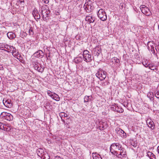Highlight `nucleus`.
Listing matches in <instances>:
<instances>
[{"mask_svg": "<svg viewBox=\"0 0 159 159\" xmlns=\"http://www.w3.org/2000/svg\"><path fill=\"white\" fill-rule=\"evenodd\" d=\"M98 16L100 19L103 21H105L107 19L106 13L102 9H100L98 11Z\"/></svg>", "mask_w": 159, "mask_h": 159, "instance_id": "1", "label": "nucleus"}, {"mask_svg": "<svg viewBox=\"0 0 159 159\" xmlns=\"http://www.w3.org/2000/svg\"><path fill=\"white\" fill-rule=\"evenodd\" d=\"M92 2L89 0V2H86L84 4V8L87 12H90L93 10V7L91 5Z\"/></svg>", "mask_w": 159, "mask_h": 159, "instance_id": "2", "label": "nucleus"}, {"mask_svg": "<svg viewBox=\"0 0 159 159\" xmlns=\"http://www.w3.org/2000/svg\"><path fill=\"white\" fill-rule=\"evenodd\" d=\"M0 116L3 119L11 121L13 119V116L11 114L7 112H2L1 113Z\"/></svg>", "mask_w": 159, "mask_h": 159, "instance_id": "3", "label": "nucleus"}, {"mask_svg": "<svg viewBox=\"0 0 159 159\" xmlns=\"http://www.w3.org/2000/svg\"><path fill=\"white\" fill-rule=\"evenodd\" d=\"M148 47V49L149 50H150L154 54H155V51L154 50V48L155 47V45L153 42L149 41L147 43Z\"/></svg>", "mask_w": 159, "mask_h": 159, "instance_id": "4", "label": "nucleus"}, {"mask_svg": "<svg viewBox=\"0 0 159 159\" xmlns=\"http://www.w3.org/2000/svg\"><path fill=\"white\" fill-rule=\"evenodd\" d=\"M119 108V107L116 104H115V105H112L111 107V110L118 113H121L124 111V110L122 108H120V110H118V109Z\"/></svg>", "mask_w": 159, "mask_h": 159, "instance_id": "5", "label": "nucleus"}, {"mask_svg": "<svg viewBox=\"0 0 159 159\" xmlns=\"http://www.w3.org/2000/svg\"><path fill=\"white\" fill-rule=\"evenodd\" d=\"M116 133L120 134V136L123 138H126L127 137L126 133L121 129L120 128H117L116 129Z\"/></svg>", "mask_w": 159, "mask_h": 159, "instance_id": "6", "label": "nucleus"}, {"mask_svg": "<svg viewBox=\"0 0 159 159\" xmlns=\"http://www.w3.org/2000/svg\"><path fill=\"white\" fill-rule=\"evenodd\" d=\"M101 53V50L100 48L98 47H96L93 49V54L97 57H98L99 55Z\"/></svg>", "mask_w": 159, "mask_h": 159, "instance_id": "7", "label": "nucleus"}, {"mask_svg": "<svg viewBox=\"0 0 159 159\" xmlns=\"http://www.w3.org/2000/svg\"><path fill=\"white\" fill-rule=\"evenodd\" d=\"M34 55L36 57L41 58L44 56V53L42 51L39 50L34 54Z\"/></svg>", "mask_w": 159, "mask_h": 159, "instance_id": "8", "label": "nucleus"}, {"mask_svg": "<svg viewBox=\"0 0 159 159\" xmlns=\"http://www.w3.org/2000/svg\"><path fill=\"white\" fill-rule=\"evenodd\" d=\"M83 58L84 60L87 62H91L93 58L92 57L91 53L83 57Z\"/></svg>", "mask_w": 159, "mask_h": 159, "instance_id": "9", "label": "nucleus"}, {"mask_svg": "<svg viewBox=\"0 0 159 159\" xmlns=\"http://www.w3.org/2000/svg\"><path fill=\"white\" fill-rule=\"evenodd\" d=\"M95 17L92 15H87L85 18V20L87 21L89 23H93L95 20Z\"/></svg>", "mask_w": 159, "mask_h": 159, "instance_id": "10", "label": "nucleus"}, {"mask_svg": "<svg viewBox=\"0 0 159 159\" xmlns=\"http://www.w3.org/2000/svg\"><path fill=\"white\" fill-rule=\"evenodd\" d=\"M120 153L118 154V157L121 158L123 157H125L126 156V152L124 149L122 148L120 149Z\"/></svg>", "mask_w": 159, "mask_h": 159, "instance_id": "11", "label": "nucleus"}, {"mask_svg": "<svg viewBox=\"0 0 159 159\" xmlns=\"http://www.w3.org/2000/svg\"><path fill=\"white\" fill-rule=\"evenodd\" d=\"M147 123L148 127L152 130L154 129V124L151 119H148L147 120Z\"/></svg>", "mask_w": 159, "mask_h": 159, "instance_id": "12", "label": "nucleus"}, {"mask_svg": "<svg viewBox=\"0 0 159 159\" xmlns=\"http://www.w3.org/2000/svg\"><path fill=\"white\" fill-rule=\"evenodd\" d=\"M107 124L106 122H100L99 125L98 126V128L100 130H103L107 128Z\"/></svg>", "mask_w": 159, "mask_h": 159, "instance_id": "13", "label": "nucleus"}, {"mask_svg": "<svg viewBox=\"0 0 159 159\" xmlns=\"http://www.w3.org/2000/svg\"><path fill=\"white\" fill-rule=\"evenodd\" d=\"M33 14L34 17L35 19H40V16L39 14L38 13V11H37V9H34L33 11Z\"/></svg>", "mask_w": 159, "mask_h": 159, "instance_id": "14", "label": "nucleus"}, {"mask_svg": "<svg viewBox=\"0 0 159 159\" xmlns=\"http://www.w3.org/2000/svg\"><path fill=\"white\" fill-rule=\"evenodd\" d=\"M142 12L146 16H149L150 14V12L149 9L147 7H144V8L141 10Z\"/></svg>", "mask_w": 159, "mask_h": 159, "instance_id": "15", "label": "nucleus"}, {"mask_svg": "<svg viewBox=\"0 0 159 159\" xmlns=\"http://www.w3.org/2000/svg\"><path fill=\"white\" fill-rule=\"evenodd\" d=\"M100 80H104L106 77V72L100 69Z\"/></svg>", "mask_w": 159, "mask_h": 159, "instance_id": "16", "label": "nucleus"}, {"mask_svg": "<svg viewBox=\"0 0 159 159\" xmlns=\"http://www.w3.org/2000/svg\"><path fill=\"white\" fill-rule=\"evenodd\" d=\"M4 101V100H3V102L5 106L8 107H11L12 104L11 103V100L9 99L5 100V102Z\"/></svg>", "mask_w": 159, "mask_h": 159, "instance_id": "17", "label": "nucleus"}, {"mask_svg": "<svg viewBox=\"0 0 159 159\" xmlns=\"http://www.w3.org/2000/svg\"><path fill=\"white\" fill-rule=\"evenodd\" d=\"M7 36L9 39H12L16 37V35L15 34L12 32H9L7 34Z\"/></svg>", "mask_w": 159, "mask_h": 159, "instance_id": "18", "label": "nucleus"}, {"mask_svg": "<svg viewBox=\"0 0 159 159\" xmlns=\"http://www.w3.org/2000/svg\"><path fill=\"white\" fill-rule=\"evenodd\" d=\"M50 11L49 10L47 9L44 12V14H45L44 15V17L43 18V20L45 21H47V17H48L49 16V15L50 14Z\"/></svg>", "mask_w": 159, "mask_h": 159, "instance_id": "19", "label": "nucleus"}, {"mask_svg": "<svg viewBox=\"0 0 159 159\" xmlns=\"http://www.w3.org/2000/svg\"><path fill=\"white\" fill-rule=\"evenodd\" d=\"M113 148V149H115L116 150H120L121 148V146H120L119 144L117 143H113L111 145Z\"/></svg>", "mask_w": 159, "mask_h": 159, "instance_id": "20", "label": "nucleus"}, {"mask_svg": "<svg viewBox=\"0 0 159 159\" xmlns=\"http://www.w3.org/2000/svg\"><path fill=\"white\" fill-rule=\"evenodd\" d=\"M37 153L38 155L41 157L42 156L43 154L45 153L43 149L41 148H39L37 151Z\"/></svg>", "mask_w": 159, "mask_h": 159, "instance_id": "21", "label": "nucleus"}, {"mask_svg": "<svg viewBox=\"0 0 159 159\" xmlns=\"http://www.w3.org/2000/svg\"><path fill=\"white\" fill-rule=\"evenodd\" d=\"M11 126L8 124L5 125L4 126V128L2 130L6 131H9L11 129Z\"/></svg>", "mask_w": 159, "mask_h": 159, "instance_id": "22", "label": "nucleus"}, {"mask_svg": "<svg viewBox=\"0 0 159 159\" xmlns=\"http://www.w3.org/2000/svg\"><path fill=\"white\" fill-rule=\"evenodd\" d=\"M147 156L150 157V159H156L155 155L150 151L147 152Z\"/></svg>", "mask_w": 159, "mask_h": 159, "instance_id": "23", "label": "nucleus"}, {"mask_svg": "<svg viewBox=\"0 0 159 159\" xmlns=\"http://www.w3.org/2000/svg\"><path fill=\"white\" fill-rule=\"evenodd\" d=\"M51 97L57 101H59L60 100V98L59 96L57 94L54 93L51 96Z\"/></svg>", "mask_w": 159, "mask_h": 159, "instance_id": "24", "label": "nucleus"}, {"mask_svg": "<svg viewBox=\"0 0 159 159\" xmlns=\"http://www.w3.org/2000/svg\"><path fill=\"white\" fill-rule=\"evenodd\" d=\"M41 158L42 159H50V157L48 154L45 152L41 156Z\"/></svg>", "mask_w": 159, "mask_h": 159, "instance_id": "25", "label": "nucleus"}, {"mask_svg": "<svg viewBox=\"0 0 159 159\" xmlns=\"http://www.w3.org/2000/svg\"><path fill=\"white\" fill-rule=\"evenodd\" d=\"M92 98V97L91 96H88L87 95L85 96L84 98V102H88L89 101V100H91V99Z\"/></svg>", "mask_w": 159, "mask_h": 159, "instance_id": "26", "label": "nucleus"}, {"mask_svg": "<svg viewBox=\"0 0 159 159\" xmlns=\"http://www.w3.org/2000/svg\"><path fill=\"white\" fill-rule=\"evenodd\" d=\"M82 59V58L81 57H79L74 59L73 61L76 64H78L80 61H81Z\"/></svg>", "mask_w": 159, "mask_h": 159, "instance_id": "27", "label": "nucleus"}, {"mask_svg": "<svg viewBox=\"0 0 159 159\" xmlns=\"http://www.w3.org/2000/svg\"><path fill=\"white\" fill-rule=\"evenodd\" d=\"M147 97L149 98L151 100H152V98L153 97V93L152 92H148L147 95Z\"/></svg>", "mask_w": 159, "mask_h": 159, "instance_id": "28", "label": "nucleus"}, {"mask_svg": "<svg viewBox=\"0 0 159 159\" xmlns=\"http://www.w3.org/2000/svg\"><path fill=\"white\" fill-rule=\"evenodd\" d=\"M33 65L34 68V69L36 70H37V69L39 66H40V64L36 61L35 62Z\"/></svg>", "mask_w": 159, "mask_h": 159, "instance_id": "29", "label": "nucleus"}, {"mask_svg": "<svg viewBox=\"0 0 159 159\" xmlns=\"http://www.w3.org/2000/svg\"><path fill=\"white\" fill-rule=\"evenodd\" d=\"M59 116L61 118V120H62V117H65L67 116V115L66 114L63 112H61L59 114Z\"/></svg>", "mask_w": 159, "mask_h": 159, "instance_id": "30", "label": "nucleus"}, {"mask_svg": "<svg viewBox=\"0 0 159 159\" xmlns=\"http://www.w3.org/2000/svg\"><path fill=\"white\" fill-rule=\"evenodd\" d=\"M47 9H46V8L45 7L43 6L42 7L41 13H42V15L43 16V18L44 17V16H45V15L44 14V11L45 12V11L46 10H47Z\"/></svg>", "mask_w": 159, "mask_h": 159, "instance_id": "31", "label": "nucleus"}, {"mask_svg": "<svg viewBox=\"0 0 159 159\" xmlns=\"http://www.w3.org/2000/svg\"><path fill=\"white\" fill-rule=\"evenodd\" d=\"M148 68L152 70H156L157 68L152 64H149Z\"/></svg>", "mask_w": 159, "mask_h": 159, "instance_id": "32", "label": "nucleus"}, {"mask_svg": "<svg viewBox=\"0 0 159 159\" xmlns=\"http://www.w3.org/2000/svg\"><path fill=\"white\" fill-rule=\"evenodd\" d=\"M15 47H13V46H10V47H9V49L10 51L6 50H4V51L7 52H10L11 51L12 52V51H13Z\"/></svg>", "mask_w": 159, "mask_h": 159, "instance_id": "33", "label": "nucleus"}, {"mask_svg": "<svg viewBox=\"0 0 159 159\" xmlns=\"http://www.w3.org/2000/svg\"><path fill=\"white\" fill-rule=\"evenodd\" d=\"M37 70L39 72L42 73L44 71V69L43 68H42V67L41 65H40V66H39L38 67V68L37 69Z\"/></svg>", "mask_w": 159, "mask_h": 159, "instance_id": "34", "label": "nucleus"}, {"mask_svg": "<svg viewBox=\"0 0 159 159\" xmlns=\"http://www.w3.org/2000/svg\"><path fill=\"white\" fill-rule=\"evenodd\" d=\"M90 53L87 50H85L84 51L83 53V57L87 55H88L90 54Z\"/></svg>", "mask_w": 159, "mask_h": 159, "instance_id": "35", "label": "nucleus"}, {"mask_svg": "<svg viewBox=\"0 0 159 159\" xmlns=\"http://www.w3.org/2000/svg\"><path fill=\"white\" fill-rule=\"evenodd\" d=\"M112 61H115V62L116 63H120V60L116 57H114L112 59Z\"/></svg>", "mask_w": 159, "mask_h": 159, "instance_id": "36", "label": "nucleus"}, {"mask_svg": "<svg viewBox=\"0 0 159 159\" xmlns=\"http://www.w3.org/2000/svg\"><path fill=\"white\" fill-rule=\"evenodd\" d=\"M29 33L30 35H33L34 34L33 29L32 27L30 28Z\"/></svg>", "mask_w": 159, "mask_h": 159, "instance_id": "37", "label": "nucleus"}, {"mask_svg": "<svg viewBox=\"0 0 159 159\" xmlns=\"http://www.w3.org/2000/svg\"><path fill=\"white\" fill-rule=\"evenodd\" d=\"M100 69H99L98 70V71L97 73H96V76L98 78H99L100 79L101 78L100 75Z\"/></svg>", "mask_w": 159, "mask_h": 159, "instance_id": "38", "label": "nucleus"}, {"mask_svg": "<svg viewBox=\"0 0 159 159\" xmlns=\"http://www.w3.org/2000/svg\"><path fill=\"white\" fill-rule=\"evenodd\" d=\"M155 96L158 98H159V91H157L155 92Z\"/></svg>", "mask_w": 159, "mask_h": 159, "instance_id": "39", "label": "nucleus"}, {"mask_svg": "<svg viewBox=\"0 0 159 159\" xmlns=\"http://www.w3.org/2000/svg\"><path fill=\"white\" fill-rule=\"evenodd\" d=\"M16 55L17 56V58L18 59H20V58H22V57H21V55L20 54L18 53V52H17L16 54H14V55Z\"/></svg>", "mask_w": 159, "mask_h": 159, "instance_id": "40", "label": "nucleus"}, {"mask_svg": "<svg viewBox=\"0 0 159 159\" xmlns=\"http://www.w3.org/2000/svg\"><path fill=\"white\" fill-rule=\"evenodd\" d=\"M116 150L115 149H113V147L111 145L110 147V151L111 153H113Z\"/></svg>", "mask_w": 159, "mask_h": 159, "instance_id": "41", "label": "nucleus"}, {"mask_svg": "<svg viewBox=\"0 0 159 159\" xmlns=\"http://www.w3.org/2000/svg\"><path fill=\"white\" fill-rule=\"evenodd\" d=\"M10 46L8 44H6L4 46V48H6L7 50H6L7 51H10L9 49V47H10Z\"/></svg>", "mask_w": 159, "mask_h": 159, "instance_id": "42", "label": "nucleus"}, {"mask_svg": "<svg viewBox=\"0 0 159 159\" xmlns=\"http://www.w3.org/2000/svg\"><path fill=\"white\" fill-rule=\"evenodd\" d=\"M5 125V124H4L0 122V129L2 130L4 128Z\"/></svg>", "mask_w": 159, "mask_h": 159, "instance_id": "43", "label": "nucleus"}, {"mask_svg": "<svg viewBox=\"0 0 159 159\" xmlns=\"http://www.w3.org/2000/svg\"><path fill=\"white\" fill-rule=\"evenodd\" d=\"M4 46L5 45L4 44H0V49L4 50H5L4 49Z\"/></svg>", "mask_w": 159, "mask_h": 159, "instance_id": "44", "label": "nucleus"}, {"mask_svg": "<svg viewBox=\"0 0 159 159\" xmlns=\"http://www.w3.org/2000/svg\"><path fill=\"white\" fill-rule=\"evenodd\" d=\"M93 159H102V158L100 155L98 154L97 156L95 158H94Z\"/></svg>", "mask_w": 159, "mask_h": 159, "instance_id": "45", "label": "nucleus"}, {"mask_svg": "<svg viewBox=\"0 0 159 159\" xmlns=\"http://www.w3.org/2000/svg\"><path fill=\"white\" fill-rule=\"evenodd\" d=\"M97 154L96 152L95 153H92V157L94 159V158H95L97 156Z\"/></svg>", "mask_w": 159, "mask_h": 159, "instance_id": "46", "label": "nucleus"}, {"mask_svg": "<svg viewBox=\"0 0 159 159\" xmlns=\"http://www.w3.org/2000/svg\"><path fill=\"white\" fill-rule=\"evenodd\" d=\"M48 95L49 96L51 97V96H52V95L53 94L52 93V92L49 90L48 91Z\"/></svg>", "mask_w": 159, "mask_h": 159, "instance_id": "47", "label": "nucleus"}, {"mask_svg": "<svg viewBox=\"0 0 159 159\" xmlns=\"http://www.w3.org/2000/svg\"><path fill=\"white\" fill-rule=\"evenodd\" d=\"M116 151L117 150H116L113 153H112V154L116 155V156L118 157V154Z\"/></svg>", "mask_w": 159, "mask_h": 159, "instance_id": "48", "label": "nucleus"}, {"mask_svg": "<svg viewBox=\"0 0 159 159\" xmlns=\"http://www.w3.org/2000/svg\"><path fill=\"white\" fill-rule=\"evenodd\" d=\"M16 48H14V49L12 51V54L13 55H14V53H16Z\"/></svg>", "mask_w": 159, "mask_h": 159, "instance_id": "49", "label": "nucleus"}, {"mask_svg": "<svg viewBox=\"0 0 159 159\" xmlns=\"http://www.w3.org/2000/svg\"><path fill=\"white\" fill-rule=\"evenodd\" d=\"M55 159H63V158L61 157L58 156H56L55 157Z\"/></svg>", "mask_w": 159, "mask_h": 159, "instance_id": "50", "label": "nucleus"}, {"mask_svg": "<svg viewBox=\"0 0 159 159\" xmlns=\"http://www.w3.org/2000/svg\"><path fill=\"white\" fill-rule=\"evenodd\" d=\"M143 65L145 67H148L149 64H147L145 63V64H144L143 63Z\"/></svg>", "mask_w": 159, "mask_h": 159, "instance_id": "51", "label": "nucleus"}, {"mask_svg": "<svg viewBox=\"0 0 159 159\" xmlns=\"http://www.w3.org/2000/svg\"><path fill=\"white\" fill-rule=\"evenodd\" d=\"M44 2V3L46 4H47L49 2L48 0H42Z\"/></svg>", "mask_w": 159, "mask_h": 159, "instance_id": "52", "label": "nucleus"}, {"mask_svg": "<svg viewBox=\"0 0 159 159\" xmlns=\"http://www.w3.org/2000/svg\"><path fill=\"white\" fill-rule=\"evenodd\" d=\"M144 7H146L145 6L143 5H141L140 6V9H142L144 8Z\"/></svg>", "mask_w": 159, "mask_h": 159, "instance_id": "53", "label": "nucleus"}, {"mask_svg": "<svg viewBox=\"0 0 159 159\" xmlns=\"http://www.w3.org/2000/svg\"><path fill=\"white\" fill-rule=\"evenodd\" d=\"M19 61L21 62L22 63H23L24 61V60H23L22 58H20V59H19Z\"/></svg>", "mask_w": 159, "mask_h": 159, "instance_id": "54", "label": "nucleus"}, {"mask_svg": "<svg viewBox=\"0 0 159 159\" xmlns=\"http://www.w3.org/2000/svg\"><path fill=\"white\" fill-rule=\"evenodd\" d=\"M131 145L134 148L136 147V144H135L134 143H133V144L131 143Z\"/></svg>", "mask_w": 159, "mask_h": 159, "instance_id": "55", "label": "nucleus"}, {"mask_svg": "<svg viewBox=\"0 0 159 159\" xmlns=\"http://www.w3.org/2000/svg\"><path fill=\"white\" fill-rule=\"evenodd\" d=\"M19 2L20 3H21L22 2H24V0H19Z\"/></svg>", "mask_w": 159, "mask_h": 159, "instance_id": "56", "label": "nucleus"}, {"mask_svg": "<svg viewBox=\"0 0 159 159\" xmlns=\"http://www.w3.org/2000/svg\"><path fill=\"white\" fill-rule=\"evenodd\" d=\"M106 84L105 83H102V85L103 86H105L106 85Z\"/></svg>", "mask_w": 159, "mask_h": 159, "instance_id": "57", "label": "nucleus"}, {"mask_svg": "<svg viewBox=\"0 0 159 159\" xmlns=\"http://www.w3.org/2000/svg\"><path fill=\"white\" fill-rule=\"evenodd\" d=\"M157 49L159 51V45L157 46V48H155L156 50L157 51Z\"/></svg>", "mask_w": 159, "mask_h": 159, "instance_id": "58", "label": "nucleus"}, {"mask_svg": "<svg viewBox=\"0 0 159 159\" xmlns=\"http://www.w3.org/2000/svg\"><path fill=\"white\" fill-rule=\"evenodd\" d=\"M157 150L158 152V153L159 154V146H158L157 148Z\"/></svg>", "mask_w": 159, "mask_h": 159, "instance_id": "59", "label": "nucleus"}, {"mask_svg": "<svg viewBox=\"0 0 159 159\" xmlns=\"http://www.w3.org/2000/svg\"><path fill=\"white\" fill-rule=\"evenodd\" d=\"M50 52H49V53H48V57H50Z\"/></svg>", "mask_w": 159, "mask_h": 159, "instance_id": "60", "label": "nucleus"}, {"mask_svg": "<svg viewBox=\"0 0 159 159\" xmlns=\"http://www.w3.org/2000/svg\"><path fill=\"white\" fill-rule=\"evenodd\" d=\"M62 121L63 122H65V120H64V119H62Z\"/></svg>", "mask_w": 159, "mask_h": 159, "instance_id": "61", "label": "nucleus"}, {"mask_svg": "<svg viewBox=\"0 0 159 159\" xmlns=\"http://www.w3.org/2000/svg\"><path fill=\"white\" fill-rule=\"evenodd\" d=\"M120 107H119V109H118V110H120Z\"/></svg>", "mask_w": 159, "mask_h": 159, "instance_id": "62", "label": "nucleus"}, {"mask_svg": "<svg viewBox=\"0 0 159 159\" xmlns=\"http://www.w3.org/2000/svg\"><path fill=\"white\" fill-rule=\"evenodd\" d=\"M77 1H79V0H76V2H77Z\"/></svg>", "mask_w": 159, "mask_h": 159, "instance_id": "63", "label": "nucleus"}]
</instances>
